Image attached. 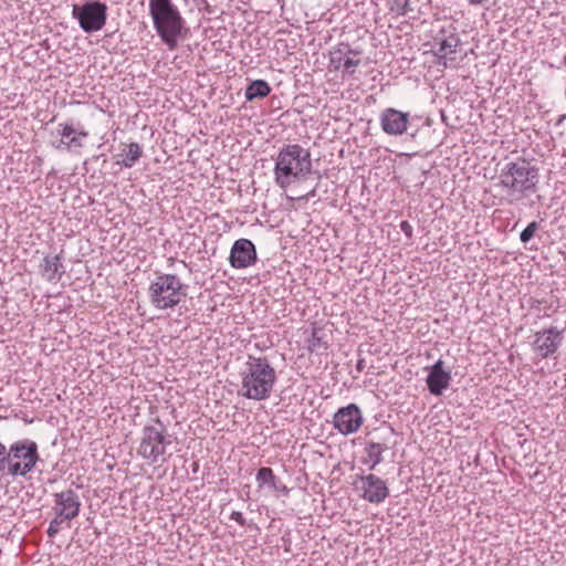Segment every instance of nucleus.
Listing matches in <instances>:
<instances>
[{"label": "nucleus", "mask_w": 566, "mask_h": 566, "mask_svg": "<svg viewBox=\"0 0 566 566\" xmlns=\"http://www.w3.org/2000/svg\"><path fill=\"white\" fill-rule=\"evenodd\" d=\"M256 249L251 240L242 238L234 241L229 256L230 265L233 269L250 268L256 263Z\"/></svg>", "instance_id": "2eb2a0df"}, {"label": "nucleus", "mask_w": 566, "mask_h": 566, "mask_svg": "<svg viewBox=\"0 0 566 566\" xmlns=\"http://www.w3.org/2000/svg\"><path fill=\"white\" fill-rule=\"evenodd\" d=\"M363 422V413L356 403L339 408L333 417L334 428L344 436L357 432Z\"/></svg>", "instance_id": "4468645a"}, {"label": "nucleus", "mask_w": 566, "mask_h": 566, "mask_svg": "<svg viewBox=\"0 0 566 566\" xmlns=\"http://www.w3.org/2000/svg\"><path fill=\"white\" fill-rule=\"evenodd\" d=\"M72 17L77 20L81 29L86 33H94L104 28L107 20V6L97 0L84 4H74Z\"/></svg>", "instance_id": "9d476101"}, {"label": "nucleus", "mask_w": 566, "mask_h": 566, "mask_svg": "<svg viewBox=\"0 0 566 566\" xmlns=\"http://www.w3.org/2000/svg\"><path fill=\"white\" fill-rule=\"evenodd\" d=\"M399 228H400L401 232H403V234L407 238L410 239L412 237L413 228H412V226L408 221H406V220L401 221L400 224H399Z\"/></svg>", "instance_id": "bb28decb"}, {"label": "nucleus", "mask_w": 566, "mask_h": 566, "mask_svg": "<svg viewBox=\"0 0 566 566\" xmlns=\"http://www.w3.org/2000/svg\"><path fill=\"white\" fill-rule=\"evenodd\" d=\"M154 29L169 50H175L186 21L172 0H149Z\"/></svg>", "instance_id": "20e7f679"}, {"label": "nucleus", "mask_w": 566, "mask_h": 566, "mask_svg": "<svg viewBox=\"0 0 566 566\" xmlns=\"http://www.w3.org/2000/svg\"><path fill=\"white\" fill-rule=\"evenodd\" d=\"M386 7L390 14L395 17H403L410 10V0H385Z\"/></svg>", "instance_id": "b1692460"}, {"label": "nucleus", "mask_w": 566, "mask_h": 566, "mask_svg": "<svg viewBox=\"0 0 566 566\" xmlns=\"http://www.w3.org/2000/svg\"><path fill=\"white\" fill-rule=\"evenodd\" d=\"M307 348L310 352H325L328 348L327 340L321 335V331L318 328H313L312 335L307 343Z\"/></svg>", "instance_id": "393cba45"}, {"label": "nucleus", "mask_w": 566, "mask_h": 566, "mask_svg": "<svg viewBox=\"0 0 566 566\" xmlns=\"http://www.w3.org/2000/svg\"><path fill=\"white\" fill-rule=\"evenodd\" d=\"M471 6H480L486 0H467Z\"/></svg>", "instance_id": "c756f323"}, {"label": "nucleus", "mask_w": 566, "mask_h": 566, "mask_svg": "<svg viewBox=\"0 0 566 566\" xmlns=\"http://www.w3.org/2000/svg\"><path fill=\"white\" fill-rule=\"evenodd\" d=\"M273 171L276 185L283 190L305 180L312 171L310 151L298 144L284 146L275 158Z\"/></svg>", "instance_id": "7ed1b4c3"}, {"label": "nucleus", "mask_w": 566, "mask_h": 566, "mask_svg": "<svg viewBox=\"0 0 566 566\" xmlns=\"http://www.w3.org/2000/svg\"><path fill=\"white\" fill-rule=\"evenodd\" d=\"M39 461L38 444L30 439L18 440L6 448L4 475L27 476Z\"/></svg>", "instance_id": "0eeeda50"}, {"label": "nucleus", "mask_w": 566, "mask_h": 566, "mask_svg": "<svg viewBox=\"0 0 566 566\" xmlns=\"http://www.w3.org/2000/svg\"><path fill=\"white\" fill-rule=\"evenodd\" d=\"M361 64V52L346 42H339L328 51V72L339 73L343 80L353 78Z\"/></svg>", "instance_id": "1a4fd4ad"}, {"label": "nucleus", "mask_w": 566, "mask_h": 566, "mask_svg": "<svg viewBox=\"0 0 566 566\" xmlns=\"http://www.w3.org/2000/svg\"><path fill=\"white\" fill-rule=\"evenodd\" d=\"M409 117V113L385 108L379 116L380 127L387 135L401 136L408 130Z\"/></svg>", "instance_id": "dca6fc26"}, {"label": "nucleus", "mask_w": 566, "mask_h": 566, "mask_svg": "<svg viewBox=\"0 0 566 566\" xmlns=\"http://www.w3.org/2000/svg\"><path fill=\"white\" fill-rule=\"evenodd\" d=\"M230 520L237 522L240 526H245L247 525V520L245 517L243 516V514L239 511H233L231 514H230Z\"/></svg>", "instance_id": "cd10ccee"}, {"label": "nucleus", "mask_w": 566, "mask_h": 566, "mask_svg": "<svg viewBox=\"0 0 566 566\" xmlns=\"http://www.w3.org/2000/svg\"><path fill=\"white\" fill-rule=\"evenodd\" d=\"M538 184V168L524 158L507 161L497 176V187L507 196L509 203L527 200L535 196Z\"/></svg>", "instance_id": "f257e3e1"}, {"label": "nucleus", "mask_w": 566, "mask_h": 566, "mask_svg": "<svg viewBox=\"0 0 566 566\" xmlns=\"http://www.w3.org/2000/svg\"><path fill=\"white\" fill-rule=\"evenodd\" d=\"M184 3L188 4L190 0H181Z\"/></svg>", "instance_id": "7c9ffc66"}, {"label": "nucleus", "mask_w": 566, "mask_h": 566, "mask_svg": "<svg viewBox=\"0 0 566 566\" xmlns=\"http://www.w3.org/2000/svg\"><path fill=\"white\" fill-rule=\"evenodd\" d=\"M40 268L42 275L49 282L60 281L63 274V264L60 255L45 256Z\"/></svg>", "instance_id": "412c9836"}, {"label": "nucleus", "mask_w": 566, "mask_h": 566, "mask_svg": "<svg viewBox=\"0 0 566 566\" xmlns=\"http://www.w3.org/2000/svg\"><path fill=\"white\" fill-rule=\"evenodd\" d=\"M143 147L138 143H129L123 148V153L115 156V164L124 167H134L143 157Z\"/></svg>", "instance_id": "aec40b11"}, {"label": "nucleus", "mask_w": 566, "mask_h": 566, "mask_svg": "<svg viewBox=\"0 0 566 566\" xmlns=\"http://www.w3.org/2000/svg\"><path fill=\"white\" fill-rule=\"evenodd\" d=\"M360 496L369 503L379 504L389 495L386 482L375 474L358 475L355 480Z\"/></svg>", "instance_id": "ddd939ff"}, {"label": "nucleus", "mask_w": 566, "mask_h": 566, "mask_svg": "<svg viewBox=\"0 0 566 566\" xmlns=\"http://www.w3.org/2000/svg\"><path fill=\"white\" fill-rule=\"evenodd\" d=\"M538 229V223L536 221H532L527 224V227L521 232L520 239L523 243L528 242L535 234Z\"/></svg>", "instance_id": "a878e982"}, {"label": "nucleus", "mask_w": 566, "mask_h": 566, "mask_svg": "<svg viewBox=\"0 0 566 566\" xmlns=\"http://www.w3.org/2000/svg\"><path fill=\"white\" fill-rule=\"evenodd\" d=\"M151 306L158 311L174 310L186 297V286L176 274L161 273L147 290Z\"/></svg>", "instance_id": "423d86ee"}, {"label": "nucleus", "mask_w": 566, "mask_h": 566, "mask_svg": "<svg viewBox=\"0 0 566 566\" xmlns=\"http://www.w3.org/2000/svg\"><path fill=\"white\" fill-rule=\"evenodd\" d=\"M52 501L54 517L50 521L46 530V534L51 538L60 533L64 523L70 527V523L80 515L82 507L80 495L73 489L53 493Z\"/></svg>", "instance_id": "6e6552de"}, {"label": "nucleus", "mask_w": 566, "mask_h": 566, "mask_svg": "<svg viewBox=\"0 0 566 566\" xmlns=\"http://www.w3.org/2000/svg\"><path fill=\"white\" fill-rule=\"evenodd\" d=\"M271 92L269 83L264 80H255L245 88L247 101H253L255 98H264Z\"/></svg>", "instance_id": "5701e85b"}, {"label": "nucleus", "mask_w": 566, "mask_h": 566, "mask_svg": "<svg viewBox=\"0 0 566 566\" xmlns=\"http://www.w3.org/2000/svg\"><path fill=\"white\" fill-rule=\"evenodd\" d=\"M385 449V446L381 443L368 442L365 447L367 458L364 460V463L369 464L371 470L375 469L382 461Z\"/></svg>", "instance_id": "4be33fe9"}, {"label": "nucleus", "mask_w": 566, "mask_h": 566, "mask_svg": "<svg viewBox=\"0 0 566 566\" xmlns=\"http://www.w3.org/2000/svg\"><path fill=\"white\" fill-rule=\"evenodd\" d=\"M60 140L55 145L56 149L74 151L81 149L84 144V139L88 137V132L84 128H75L70 123H61L59 124Z\"/></svg>", "instance_id": "f3484780"}, {"label": "nucleus", "mask_w": 566, "mask_h": 566, "mask_svg": "<svg viewBox=\"0 0 566 566\" xmlns=\"http://www.w3.org/2000/svg\"><path fill=\"white\" fill-rule=\"evenodd\" d=\"M6 446L0 442V476L4 475Z\"/></svg>", "instance_id": "c85d7f7f"}, {"label": "nucleus", "mask_w": 566, "mask_h": 566, "mask_svg": "<svg viewBox=\"0 0 566 566\" xmlns=\"http://www.w3.org/2000/svg\"><path fill=\"white\" fill-rule=\"evenodd\" d=\"M428 371L426 382L431 395L441 396L451 382L450 370L444 369V363L438 359L432 366L424 368Z\"/></svg>", "instance_id": "a211bd4d"}, {"label": "nucleus", "mask_w": 566, "mask_h": 566, "mask_svg": "<svg viewBox=\"0 0 566 566\" xmlns=\"http://www.w3.org/2000/svg\"><path fill=\"white\" fill-rule=\"evenodd\" d=\"M460 38L454 29H442L434 38L433 52L439 64L444 67L453 66L458 60Z\"/></svg>", "instance_id": "f8f14e48"}, {"label": "nucleus", "mask_w": 566, "mask_h": 566, "mask_svg": "<svg viewBox=\"0 0 566 566\" xmlns=\"http://www.w3.org/2000/svg\"><path fill=\"white\" fill-rule=\"evenodd\" d=\"M171 443L167 427L156 417L142 429L137 454L148 464L166 462L170 457L168 448Z\"/></svg>", "instance_id": "39448f33"}, {"label": "nucleus", "mask_w": 566, "mask_h": 566, "mask_svg": "<svg viewBox=\"0 0 566 566\" xmlns=\"http://www.w3.org/2000/svg\"><path fill=\"white\" fill-rule=\"evenodd\" d=\"M255 480L259 488L268 485L277 495H289L290 489L274 474L273 470L262 467L258 470Z\"/></svg>", "instance_id": "6ab92c4d"}, {"label": "nucleus", "mask_w": 566, "mask_h": 566, "mask_svg": "<svg viewBox=\"0 0 566 566\" xmlns=\"http://www.w3.org/2000/svg\"><path fill=\"white\" fill-rule=\"evenodd\" d=\"M565 329V327L549 326L535 332L532 342L533 352L543 359L554 356L563 345Z\"/></svg>", "instance_id": "9b49d317"}, {"label": "nucleus", "mask_w": 566, "mask_h": 566, "mask_svg": "<svg viewBox=\"0 0 566 566\" xmlns=\"http://www.w3.org/2000/svg\"><path fill=\"white\" fill-rule=\"evenodd\" d=\"M240 394L251 400L262 401L271 397L276 382V371L266 357L248 356L240 374Z\"/></svg>", "instance_id": "f03ea898"}]
</instances>
